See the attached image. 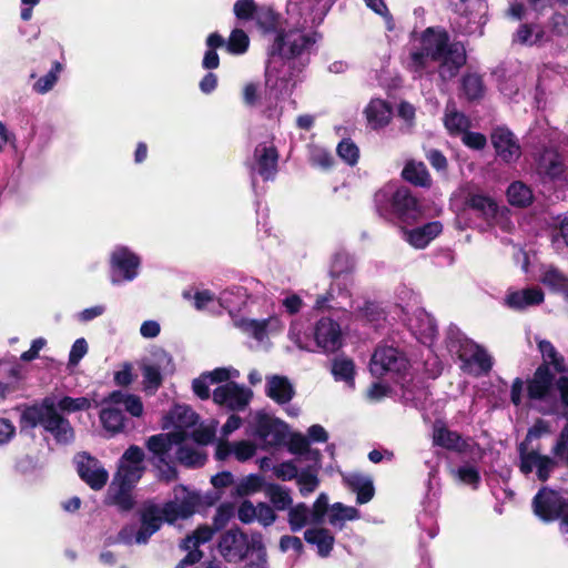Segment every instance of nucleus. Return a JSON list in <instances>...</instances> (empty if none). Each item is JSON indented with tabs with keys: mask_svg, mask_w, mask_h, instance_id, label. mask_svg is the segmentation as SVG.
I'll return each instance as SVG.
<instances>
[{
	"mask_svg": "<svg viewBox=\"0 0 568 568\" xmlns=\"http://www.w3.org/2000/svg\"><path fill=\"white\" fill-rule=\"evenodd\" d=\"M197 415L186 405H175L164 417L163 428L172 432L151 436L146 447L152 454L151 462L168 481L176 477L175 462L187 467H200L206 460L203 446L215 438L217 422L200 424Z\"/></svg>",
	"mask_w": 568,
	"mask_h": 568,
	"instance_id": "1",
	"label": "nucleus"
},
{
	"mask_svg": "<svg viewBox=\"0 0 568 568\" xmlns=\"http://www.w3.org/2000/svg\"><path fill=\"white\" fill-rule=\"evenodd\" d=\"M315 41L314 32L300 29H290L273 38L265 69L263 115L266 119L280 120L282 116L285 102L302 80L303 55L308 53Z\"/></svg>",
	"mask_w": 568,
	"mask_h": 568,
	"instance_id": "2",
	"label": "nucleus"
},
{
	"mask_svg": "<svg viewBox=\"0 0 568 568\" xmlns=\"http://www.w3.org/2000/svg\"><path fill=\"white\" fill-rule=\"evenodd\" d=\"M466 63V50L462 43L449 42L448 33L438 27H429L414 36L407 69L415 77L437 72L442 81L455 78Z\"/></svg>",
	"mask_w": 568,
	"mask_h": 568,
	"instance_id": "3",
	"label": "nucleus"
},
{
	"mask_svg": "<svg viewBox=\"0 0 568 568\" xmlns=\"http://www.w3.org/2000/svg\"><path fill=\"white\" fill-rule=\"evenodd\" d=\"M200 497L184 486L174 488V499L162 508L148 506L141 514V526L124 527L119 534V540L125 544H145L149 538L160 529L162 521L174 523L179 518H187L194 514L199 506Z\"/></svg>",
	"mask_w": 568,
	"mask_h": 568,
	"instance_id": "4",
	"label": "nucleus"
},
{
	"mask_svg": "<svg viewBox=\"0 0 568 568\" xmlns=\"http://www.w3.org/2000/svg\"><path fill=\"white\" fill-rule=\"evenodd\" d=\"M301 2L302 0L287 1L284 20L272 6L257 4L255 0H236L233 13L240 21H253L264 36L273 34L275 38L278 33L290 29L307 31L306 13L301 10Z\"/></svg>",
	"mask_w": 568,
	"mask_h": 568,
	"instance_id": "5",
	"label": "nucleus"
},
{
	"mask_svg": "<svg viewBox=\"0 0 568 568\" xmlns=\"http://www.w3.org/2000/svg\"><path fill=\"white\" fill-rule=\"evenodd\" d=\"M144 453L139 446H130L122 455L118 471L108 489L109 503L122 510L133 507L132 489L141 479L145 467Z\"/></svg>",
	"mask_w": 568,
	"mask_h": 568,
	"instance_id": "6",
	"label": "nucleus"
},
{
	"mask_svg": "<svg viewBox=\"0 0 568 568\" xmlns=\"http://www.w3.org/2000/svg\"><path fill=\"white\" fill-rule=\"evenodd\" d=\"M374 202L377 213L386 220L412 224L422 217L420 205L405 186L386 184L375 193Z\"/></svg>",
	"mask_w": 568,
	"mask_h": 568,
	"instance_id": "7",
	"label": "nucleus"
},
{
	"mask_svg": "<svg viewBox=\"0 0 568 568\" xmlns=\"http://www.w3.org/2000/svg\"><path fill=\"white\" fill-rule=\"evenodd\" d=\"M538 348L542 355L544 365H540L534 374V377L529 381L527 390L530 399H539L546 403L557 400L559 390L557 388L558 378L554 383V376L549 371V365H552L557 372H564L566 369L564 357L558 354L554 345L546 341H538Z\"/></svg>",
	"mask_w": 568,
	"mask_h": 568,
	"instance_id": "8",
	"label": "nucleus"
},
{
	"mask_svg": "<svg viewBox=\"0 0 568 568\" xmlns=\"http://www.w3.org/2000/svg\"><path fill=\"white\" fill-rule=\"evenodd\" d=\"M21 423L27 427L42 426L59 444H69L74 439L70 422L55 412V397H45L41 404L27 407L21 415Z\"/></svg>",
	"mask_w": 568,
	"mask_h": 568,
	"instance_id": "9",
	"label": "nucleus"
},
{
	"mask_svg": "<svg viewBox=\"0 0 568 568\" xmlns=\"http://www.w3.org/2000/svg\"><path fill=\"white\" fill-rule=\"evenodd\" d=\"M448 349L458 356L462 369L470 375L480 376L491 369L493 359L486 349L459 331H450Z\"/></svg>",
	"mask_w": 568,
	"mask_h": 568,
	"instance_id": "10",
	"label": "nucleus"
},
{
	"mask_svg": "<svg viewBox=\"0 0 568 568\" xmlns=\"http://www.w3.org/2000/svg\"><path fill=\"white\" fill-rule=\"evenodd\" d=\"M105 404L106 406L100 413V419L103 427L112 434L121 432L124 427L125 417L123 410L133 417H140L143 414L141 398L121 390L113 392L105 400Z\"/></svg>",
	"mask_w": 568,
	"mask_h": 568,
	"instance_id": "11",
	"label": "nucleus"
},
{
	"mask_svg": "<svg viewBox=\"0 0 568 568\" xmlns=\"http://www.w3.org/2000/svg\"><path fill=\"white\" fill-rule=\"evenodd\" d=\"M142 260L138 253L125 245H116L110 253V282L120 285L134 281L140 273Z\"/></svg>",
	"mask_w": 568,
	"mask_h": 568,
	"instance_id": "12",
	"label": "nucleus"
},
{
	"mask_svg": "<svg viewBox=\"0 0 568 568\" xmlns=\"http://www.w3.org/2000/svg\"><path fill=\"white\" fill-rule=\"evenodd\" d=\"M250 434L262 443V448L280 446L286 438L287 425L277 418L256 412L248 420Z\"/></svg>",
	"mask_w": 568,
	"mask_h": 568,
	"instance_id": "13",
	"label": "nucleus"
},
{
	"mask_svg": "<svg viewBox=\"0 0 568 568\" xmlns=\"http://www.w3.org/2000/svg\"><path fill=\"white\" fill-rule=\"evenodd\" d=\"M142 378L144 389L155 393L162 385L163 376L171 375L175 371L172 356L164 349H156L151 357L143 362Z\"/></svg>",
	"mask_w": 568,
	"mask_h": 568,
	"instance_id": "14",
	"label": "nucleus"
},
{
	"mask_svg": "<svg viewBox=\"0 0 568 568\" xmlns=\"http://www.w3.org/2000/svg\"><path fill=\"white\" fill-rule=\"evenodd\" d=\"M568 506V491L540 489L532 499L535 515L544 521L558 520Z\"/></svg>",
	"mask_w": 568,
	"mask_h": 568,
	"instance_id": "15",
	"label": "nucleus"
},
{
	"mask_svg": "<svg viewBox=\"0 0 568 568\" xmlns=\"http://www.w3.org/2000/svg\"><path fill=\"white\" fill-rule=\"evenodd\" d=\"M369 369L374 376H383L386 373L402 375L408 369V361L397 348L379 346L372 356Z\"/></svg>",
	"mask_w": 568,
	"mask_h": 568,
	"instance_id": "16",
	"label": "nucleus"
},
{
	"mask_svg": "<svg viewBox=\"0 0 568 568\" xmlns=\"http://www.w3.org/2000/svg\"><path fill=\"white\" fill-rule=\"evenodd\" d=\"M557 462L540 454L536 449H528L526 443L519 445V469L524 475L535 473L541 481L547 480L555 469Z\"/></svg>",
	"mask_w": 568,
	"mask_h": 568,
	"instance_id": "17",
	"label": "nucleus"
},
{
	"mask_svg": "<svg viewBox=\"0 0 568 568\" xmlns=\"http://www.w3.org/2000/svg\"><path fill=\"white\" fill-rule=\"evenodd\" d=\"M557 388L559 390V402L554 400L550 402V406L545 408L542 407L541 410L544 413H550L558 408V405H560L564 408V415L567 419V424L561 430L559 438L557 439L556 444L554 445L551 452L557 459V462L562 463L565 466L568 467V377L561 376L560 379L557 383Z\"/></svg>",
	"mask_w": 568,
	"mask_h": 568,
	"instance_id": "18",
	"label": "nucleus"
},
{
	"mask_svg": "<svg viewBox=\"0 0 568 568\" xmlns=\"http://www.w3.org/2000/svg\"><path fill=\"white\" fill-rule=\"evenodd\" d=\"M433 443L448 450L457 453L477 455L478 445L471 438H463L457 432L450 430L442 422H436L433 426Z\"/></svg>",
	"mask_w": 568,
	"mask_h": 568,
	"instance_id": "19",
	"label": "nucleus"
},
{
	"mask_svg": "<svg viewBox=\"0 0 568 568\" xmlns=\"http://www.w3.org/2000/svg\"><path fill=\"white\" fill-rule=\"evenodd\" d=\"M253 393L234 382L225 383L213 390V400L230 410H243L250 404Z\"/></svg>",
	"mask_w": 568,
	"mask_h": 568,
	"instance_id": "20",
	"label": "nucleus"
},
{
	"mask_svg": "<svg viewBox=\"0 0 568 568\" xmlns=\"http://www.w3.org/2000/svg\"><path fill=\"white\" fill-rule=\"evenodd\" d=\"M314 343L324 353H334L343 345L341 325L331 317L320 318L314 326Z\"/></svg>",
	"mask_w": 568,
	"mask_h": 568,
	"instance_id": "21",
	"label": "nucleus"
},
{
	"mask_svg": "<svg viewBox=\"0 0 568 568\" xmlns=\"http://www.w3.org/2000/svg\"><path fill=\"white\" fill-rule=\"evenodd\" d=\"M457 10L462 13L458 21L460 32L466 34L483 33L481 28L485 24L483 10L485 3L481 0H457L455 1Z\"/></svg>",
	"mask_w": 568,
	"mask_h": 568,
	"instance_id": "22",
	"label": "nucleus"
},
{
	"mask_svg": "<svg viewBox=\"0 0 568 568\" xmlns=\"http://www.w3.org/2000/svg\"><path fill=\"white\" fill-rule=\"evenodd\" d=\"M278 153L272 141L256 145L251 163L252 175L258 174L264 180L273 179L277 170Z\"/></svg>",
	"mask_w": 568,
	"mask_h": 568,
	"instance_id": "23",
	"label": "nucleus"
},
{
	"mask_svg": "<svg viewBox=\"0 0 568 568\" xmlns=\"http://www.w3.org/2000/svg\"><path fill=\"white\" fill-rule=\"evenodd\" d=\"M75 464L79 476L92 489L100 490L104 487L109 479V474L98 459L83 453L75 457Z\"/></svg>",
	"mask_w": 568,
	"mask_h": 568,
	"instance_id": "24",
	"label": "nucleus"
},
{
	"mask_svg": "<svg viewBox=\"0 0 568 568\" xmlns=\"http://www.w3.org/2000/svg\"><path fill=\"white\" fill-rule=\"evenodd\" d=\"M234 325L257 341H263L268 334L280 333L284 328V323L278 316H270L262 321L234 317Z\"/></svg>",
	"mask_w": 568,
	"mask_h": 568,
	"instance_id": "25",
	"label": "nucleus"
},
{
	"mask_svg": "<svg viewBox=\"0 0 568 568\" xmlns=\"http://www.w3.org/2000/svg\"><path fill=\"white\" fill-rule=\"evenodd\" d=\"M403 321L409 331L423 344L432 343L437 333V326L434 318L423 308L416 307L412 315L407 318H403Z\"/></svg>",
	"mask_w": 568,
	"mask_h": 568,
	"instance_id": "26",
	"label": "nucleus"
},
{
	"mask_svg": "<svg viewBox=\"0 0 568 568\" xmlns=\"http://www.w3.org/2000/svg\"><path fill=\"white\" fill-rule=\"evenodd\" d=\"M314 307L316 310L334 308L346 310L347 307L355 311L358 316L368 321L375 322L382 316V312L377 304L373 302H364L363 306L354 305L353 301H328V297H318Z\"/></svg>",
	"mask_w": 568,
	"mask_h": 568,
	"instance_id": "27",
	"label": "nucleus"
},
{
	"mask_svg": "<svg viewBox=\"0 0 568 568\" xmlns=\"http://www.w3.org/2000/svg\"><path fill=\"white\" fill-rule=\"evenodd\" d=\"M491 142L498 156L503 161L511 163L520 158V145L508 129L497 128L491 134Z\"/></svg>",
	"mask_w": 568,
	"mask_h": 568,
	"instance_id": "28",
	"label": "nucleus"
},
{
	"mask_svg": "<svg viewBox=\"0 0 568 568\" xmlns=\"http://www.w3.org/2000/svg\"><path fill=\"white\" fill-rule=\"evenodd\" d=\"M213 529L207 526L197 528L191 536H187L181 547L187 551V555L176 565L175 568H185L189 565H193L202 558V552L199 547L202 544L210 541L213 537Z\"/></svg>",
	"mask_w": 568,
	"mask_h": 568,
	"instance_id": "29",
	"label": "nucleus"
},
{
	"mask_svg": "<svg viewBox=\"0 0 568 568\" xmlns=\"http://www.w3.org/2000/svg\"><path fill=\"white\" fill-rule=\"evenodd\" d=\"M219 550L229 561L241 559L248 550L246 535L237 529L226 531L221 537Z\"/></svg>",
	"mask_w": 568,
	"mask_h": 568,
	"instance_id": "30",
	"label": "nucleus"
},
{
	"mask_svg": "<svg viewBox=\"0 0 568 568\" xmlns=\"http://www.w3.org/2000/svg\"><path fill=\"white\" fill-rule=\"evenodd\" d=\"M545 295L539 287L509 290L505 296V305L515 311H524L544 302Z\"/></svg>",
	"mask_w": 568,
	"mask_h": 568,
	"instance_id": "31",
	"label": "nucleus"
},
{
	"mask_svg": "<svg viewBox=\"0 0 568 568\" xmlns=\"http://www.w3.org/2000/svg\"><path fill=\"white\" fill-rule=\"evenodd\" d=\"M443 231V225L438 221L429 222L423 226L407 230L402 227L404 240L415 248H425Z\"/></svg>",
	"mask_w": 568,
	"mask_h": 568,
	"instance_id": "32",
	"label": "nucleus"
},
{
	"mask_svg": "<svg viewBox=\"0 0 568 568\" xmlns=\"http://www.w3.org/2000/svg\"><path fill=\"white\" fill-rule=\"evenodd\" d=\"M256 453V445L248 440H241L230 444L219 442L215 449V457L219 460H225L233 455L239 462H246Z\"/></svg>",
	"mask_w": 568,
	"mask_h": 568,
	"instance_id": "33",
	"label": "nucleus"
},
{
	"mask_svg": "<svg viewBox=\"0 0 568 568\" xmlns=\"http://www.w3.org/2000/svg\"><path fill=\"white\" fill-rule=\"evenodd\" d=\"M353 267L352 261L347 254H336L333 258L332 265H331V275L335 280V283L333 284L331 292L326 297H328V301L334 300V286H339L342 283L347 284L348 282V273L351 272ZM339 288V296L348 298L347 292H342V288Z\"/></svg>",
	"mask_w": 568,
	"mask_h": 568,
	"instance_id": "34",
	"label": "nucleus"
},
{
	"mask_svg": "<svg viewBox=\"0 0 568 568\" xmlns=\"http://www.w3.org/2000/svg\"><path fill=\"white\" fill-rule=\"evenodd\" d=\"M344 481L347 487L356 494L358 504H366L374 497L375 489L373 479L369 476L351 473L344 476Z\"/></svg>",
	"mask_w": 568,
	"mask_h": 568,
	"instance_id": "35",
	"label": "nucleus"
},
{
	"mask_svg": "<svg viewBox=\"0 0 568 568\" xmlns=\"http://www.w3.org/2000/svg\"><path fill=\"white\" fill-rule=\"evenodd\" d=\"M564 162L560 155L554 150H546L537 163V173L542 179L556 180L564 173Z\"/></svg>",
	"mask_w": 568,
	"mask_h": 568,
	"instance_id": "36",
	"label": "nucleus"
},
{
	"mask_svg": "<svg viewBox=\"0 0 568 568\" xmlns=\"http://www.w3.org/2000/svg\"><path fill=\"white\" fill-rule=\"evenodd\" d=\"M366 119L373 129L387 125L392 119L393 111L389 104L381 99H373L365 109Z\"/></svg>",
	"mask_w": 568,
	"mask_h": 568,
	"instance_id": "37",
	"label": "nucleus"
},
{
	"mask_svg": "<svg viewBox=\"0 0 568 568\" xmlns=\"http://www.w3.org/2000/svg\"><path fill=\"white\" fill-rule=\"evenodd\" d=\"M467 204L480 213L489 223H497L503 215L498 204L491 197L483 194L470 195Z\"/></svg>",
	"mask_w": 568,
	"mask_h": 568,
	"instance_id": "38",
	"label": "nucleus"
},
{
	"mask_svg": "<svg viewBox=\"0 0 568 568\" xmlns=\"http://www.w3.org/2000/svg\"><path fill=\"white\" fill-rule=\"evenodd\" d=\"M266 395L278 404L287 403L294 395L290 381L284 376L273 375L267 378Z\"/></svg>",
	"mask_w": 568,
	"mask_h": 568,
	"instance_id": "39",
	"label": "nucleus"
},
{
	"mask_svg": "<svg viewBox=\"0 0 568 568\" xmlns=\"http://www.w3.org/2000/svg\"><path fill=\"white\" fill-rule=\"evenodd\" d=\"M247 301V292L242 286H232L223 291L217 297L219 307L226 310L231 316L242 310Z\"/></svg>",
	"mask_w": 568,
	"mask_h": 568,
	"instance_id": "40",
	"label": "nucleus"
},
{
	"mask_svg": "<svg viewBox=\"0 0 568 568\" xmlns=\"http://www.w3.org/2000/svg\"><path fill=\"white\" fill-rule=\"evenodd\" d=\"M539 282L551 291L564 294L568 298V277L556 266H541Z\"/></svg>",
	"mask_w": 568,
	"mask_h": 568,
	"instance_id": "41",
	"label": "nucleus"
},
{
	"mask_svg": "<svg viewBox=\"0 0 568 568\" xmlns=\"http://www.w3.org/2000/svg\"><path fill=\"white\" fill-rule=\"evenodd\" d=\"M304 538L308 544L315 545L317 552L322 557H327L333 549L334 537L324 528H312L304 532Z\"/></svg>",
	"mask_w": 568,
	"mask_h": 568,
	"instance_id": "42",
	"label": "nucleus"
},
{
	"mask_svg": "<svg viewBox=\"0 0 568 568\" xmlns=\"http://www.w3.org/2000/svg\"><path fill=\"white\" fill-rule=\"evenodd\" d=\"M545 39V31L538 24H521L514 34L513 41L521 45H535L542 42Z\"/></svg>",
	"mask_w": 568,
	"mask_h": 568,
	"instance_id": "43",
	"label": "nucleus"
},
{
	"mask_svg": "<svg viewBox=\"0 0 568 568\" xmlns=\"http://www.w3.org/2000/svg\"><path fill=\"white\" fill-rule=\"evenodd\" d=\"M403 178L417 185V186H429L432 183L429 173L423 162H408L403 170Z\"/></svg>",
	"mask_w": 568,
	"mask_h": 568,
	"instance_id": "44",
	"label": "nucleus"
},
{
	"mask_svg": "<svg viewBox=\"0 0 568 568\" xmlns=\"http://www.w3.org/2000/svg\"><path fill=\"white\" fill-rule=\"evenodd\" d=\"M265 495L276 510L290 509L293 504L290 489L277 484H266Z\"/></svg>",
	"mask_w": 568,
	"mask_h": 568,
	"instance_id": "45",
	"label": "nucleus"
},
{
	"mask_svg": "<svg viewBox=\"0 0 568 568\" xmlns=\"http://www.w3.org/2000/svg\"><path fill=\"white\" fill-rule=\"evenodd\" d=\"M332 374L336 381L344 382L349 388L354 387L355 365L352 359L335 358L332 364Z\"/></svg>",
	"mask_w": 568,
	"mask_h": 568,
	"instance_id": "46",
	"label": "nucleus"
},
{
	"mask_svg": "<svg viewBox=\"0 0 568 568\" xmlns=\"http://www.w3.org/2000/svg\"><path fill=\"white\" fill-rule=\"evenodd\" d=\"M265 483L262 476L256 474H251L248 476L243 477L235 484L234 491L232 496L234 497H244L250 496L255 493L265 490Z\"/></svg>",
	"mask_w": 568,
	"mask_h": 568,
	"instance_id": "47",
	"label": "nucleus"
},
{
	"mask_svg": "<svg viewBox=\"0 0 568 568\" xmlns=\"http://www.w3.org/2000/svg\"><path fill=\"white\" fill-rule=\"evenodd\" d=\"M444 123L450 134H463L469 128V120L453 104L446 106Z\"/></svg>",
	"mask_w": 568,
	"mask_h": 568,
	"instance_id": "48",
	"label": "nucleus"
},
{
	"mask_svg": "<svg viewBox=\"0 0 568 568\" xmlns=\"http://www.w3.org/2000/svg\"><path fill=\"white\" fill-rule=\"evenodd\" d=\"M314 523L313 513L305 504H297L288 510V524L292 531H300L307 524Z\"/></svg>",
	"mask_w": 568,
	"mask_h": 568,
	"instance_id": "49",
	"label": "nucleus"
},
{
	"mask_svg": "<svg viewBox=\"0 0 568 568\" xmlns=\"http://www.w3.org/2000/svg\"><path fill=\"white\" fill-rule=\"evenodd\" d=\"M62 71V64L60 62H54L52 64L51 70L40 77L32 85V89L34 92L39 94H45L49 91L53 89V87L57 84L60 73Z\"/></svg>",
	"mask_w": 568,
	"mask_h": 568,
	"instance_id": "50",
	"label": "nucleus"
},
{
	"mask_svg": "<svg viewBox=\"0 0 568 568\" xmlns=\"http://www.w3.org/2000/svg\"><path fill=\"white\" fill-rule=\"evenodd\" d=\"M507 196L513 205L526 206L532 201L531 190L523 182H514L507 190Z\"/></svg>",
	"mask_w": 568,
	"mask_h": 568,
	"instance_id": "51",
	"label": "nucleus"
},
{
	"mask_svg": "<svg viewBox=\"0 0 568 568\" xmlns=\"http://www.w3.org/2000/svg\"><path fill=\"white\" fill-rule=\"evenodd\" d=\"M91 406L90 399L87 397H69L64 396L61 398H55V412L61 410L64 413H75L81 410H87Z\"/></svg>",
	"mask_w": 568,
	"mask_h": 568,
	"instance_id": "52",
	"label": "nucleus"
},
{
	"mask_svg": "<svg viewBox=\"0 0 568 568\" xmlns=\"http://www.w3.org/2000/svg\"><path fill=\"white\" fill-rule=\"evenodd\" d=\"M248 45L250 38L242 29H234L226 41V50L231 54H243L247 51Z\"/></svg>",
	"mask_w": 568,
	"mask_h": 568,
	"instance_id": "53",
	"label": "nucleus"
},
{
	"mask_svg": "<svg viewBox=\"0 0 568 568\" xmlns=\"http://www.w3.org/2000/svg\"><path fill=\"white\" fill-rule=\"evenodd\" d=\"M193 301L194 307L199 311L216 313L220 310L217 298L207 290L195 292Z\"/></svg>",
	"mask_w": 568,
	"mask_h": 568,
	"instance_id": "54",
	"label": "nucleus"
},
{
	"mask_svg": "<svg viewBox=\"0 0 568 568\" xmlns=\"http://www.w3.org/2000/svg\"><path fill=\"white\" fill-rule=\"evenodd\" d=\"M310 163L313 166L327 170L334 163V156L324 148L311 146L310 148Z\"/></svg>",
	"mask_w": 568,
	"mask_h": 568,
	"instance_id": "55",
	"label": "nucleus"
},
{
	"mask_svg": "<svg viewBox=\"0 0 568 568\" xmlns=\"http://www.w3.org/2000/svg\"><path fill=\"white\" fill-rule=\"evenodd\" d=\"M288 338L300 348L304 351H314L312 339L308 335L302 333V323L293 321L288 331Z\"/></svg>",
	"mask_w": 568,
	"mask_h": 568,
	"instance_id": "56",
	"label": "nucleus"
},
{
	"mask_svg": "<svg viewBox=\"0 0 568 568\" xmlns=\"http://www.w3.org/2000/svg\"><path fill=\"white\" fill-rule=\"evenodd\" d=\"M551 245L559 254L568 248V217H564L559 227L552 231Z\"/></svg>",
	"mask_w": 568,
	"mask_h": 568,
	"instance_id": "57",
	"label": "nucleus"
},
{
	"mask_svg": "<svg viewBox=\"0 0 568 568\" xmlns=\"http://www.w3.org/2000/svg\"><path fill=\"white\" fill-rule=\"evenodd\" d=\"M338 156L347 164L355 165L359 158L357 145L348 139L342 140L337 145Z\"/></svg>",
	"mask_w": 568,
	"mask_h": 568,
	"instance_id": "58",
	"label": "nucleus"
},
{
	"mask_svg": "<svg viewBox=\"0 0 568 568\" xmlns=\"http://www.w3.org/2000/svg\"><path fill=\"white\" fill-rule=\"evenodd\" d=\"M463 90L469 100L478 99L483 95L484 87L480 77L467 74L463 78Z\"/></svg>",
	"mask_w": 568,
	"mask_h": 568,
	"instance_id": "59",
	"label": "nucleus"
},
{
	"mask_svg": "<svg viewBox=\"0 0 568 568\" xmlns=\"http://www.w3.org/2000/svg\"><path fill=\"white\" fill-rule=\"evenodd\" d=\"M455 474L459 481H462L463 484L469 485L473 488H477V486L480 481V476H479L477 468L474 466H470V465H464V466L459 467L455 471Z\"/></svg>",
	"mask_w": 568,
	"mask_h": 568,
	"instance_id": "60",
	"label": "nucleus"
},
{
	"mask_svg": "<svg viewBox=\"0 0 568 568\" xmlns=\"http://www.w3.org/2000/svg\"><path fill=\"white\" fill-rule=\"evenodd\" d=\"M243 101L250 108L261 106V112L263 113L265 100L261 102L260 90L256 83L250 82L244 85Z\"/></svg>",
	"mask_w": 568,
	"mask_h": 568,
	"instance_id": "61",
	"label": "nucleus"
},
{
	"mask_svg": "<svg viewBox=\"0 0 568 568\" xmlns=\"http://www.w3.org/2000/svg\"><path fill=\"white\" fill-rule=\"evenodd\" d=\"M296 479L300 493L304 497L315 491L320 484L317 476L308 471L301 473Z\"/></svg>",
	"mask_w": 568,
	"mask_h": 568,
	"instance_id": "62",
	"label": "nucleus"
},
{
	"mask_svg": "<svg viewBox=\"0 0 568 568\" xmlns=\"http://www.w3.org/2000/svg\"><path fill=\"white\" fill-rule=\"evenodd\" d=\"M211 383H230L240 376V372L232 367H219L212 372L205 373Z\"/></svg>",
	"mask_w": 568,
	"mask_h": 568,
	"instance_id": "63",
	"label": "nucleus"
},
{
	"mask_svg": "<svg viewBox=\"0 0 568 568\" xmlns=\"http://www.w3.org/2000/svg\"><path fill=\"white\" fill-rule=\"evenodd\" d=\"M280 305L288 315L297 314L304 306V302L300 295L295 293H287L280 301Z\"/></svg>",
	"mask_w": 568,
	"mask_h": 568,
	"instance_id": "64",
	"label": "nucleus"
}]
</instances>
